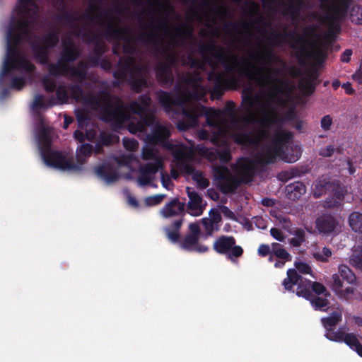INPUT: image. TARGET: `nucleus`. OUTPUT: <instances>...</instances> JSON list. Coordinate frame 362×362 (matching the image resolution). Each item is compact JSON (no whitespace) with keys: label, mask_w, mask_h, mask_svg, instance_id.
<instances>
[{"label":"nucleus","mask_w":362,"mask_h":362,"mask_svg":"<svg viewBox=\"0 0 362 362\" xmlns=\"http://www.w3.org/2000/svg\"><path fill=\"white\" fill-rule=\"evenodd\" d=\"M36 0H19L16 6L19 18H12L6 33V54L0 73V83L13 69L23 70L27 73L35 71V66L20 52V46L28 41L31 47L35 60L40 64H47L49 51L59 42V32L52 30L33 39L30 21L25 18L30 12L29 6H36Z\"/></svg>","instance_id":"f257e3e1"},{"label":"nucleus","mask_w":362,"mask_h":362,"mask_svg":"<svg viewBox=\"0 0 362 362\" xmlns=\"http://www.w3.org/2000/svg\"><path fill=\"white\" fill-rule=\"evenodd\" d=\"M198 52L203 59L211 67L215 68L218 64H221L228 74H233L236 71L240 76L251 81L258 80L265 84H286L285 81L279 78L282 74V69L273 67L272 65L279 64L285 68L286 64L274 52L272 48L264 47L262 49L248 54L250 58L256 62L267 64L269 66L260 69L253 64L244 61L237 71L229 60L230 59L236 62V56L232 51H228L226 54L225 48L217 45L213 40L208 42H199Z\"/></svg>","instance_id":"f03ea898"},{"label":"nucleus","mask_w":362,"mask_h":362,"mask_svg":"<svg viewBox=\"0 0 362 362\" xmlns=\"http://www.w3.org/2000/svg\"><path fill=\"white\" fill-rule=\"evenodd\" d=\"M85 101L93 110L98 111L102 121L116 127H121L124 122L129 121L132 115L139 116L141 121L128 124V130L132 134L145 132L146 127L154 122L153 116L148 114L151 104V98L148 93L141 95L138 100L124 104L119 96L112 95L107 90H100L96 95H88Z\"/></svg>","instance_id":"7ed1b4c3"},{"label":"nucleus","mask_w":362,"mask_h":362,"mask_svg":"<svg viewBox=\"0 0 362 362\" xmlns=\"http://www.w3.org/2000/svg\"><path fill=\"white\" fill-rule=\"evenodd\" d=\"M202 96L203 93L198 88L191 91L187 87L183 88L180 83L175 86L173 93L162 90L157 92L158 102L166 112H174L175 107L181 110L183 119L177 123V128L182 131L197 127L199 125L198 118L203 116L206 117L209 126L216 125V120L221 115L219 110L208 108L202 105L186 106L192 100H199Z\"/></svg>","instance_id":"20e7f679"},{"label":"nucleus","mask_w":362,"mask_h":362,"mask_svg":"<svg viewBox=\"0 0 362 362\" xmlns=\"http://www.w3.org/2000/svg\"><path fill=\"white\" fill-rule=\"evenodd\" d=\"M145 72V67L137 64L134 57H121L118 69L113 72L115 80L112 82V86L119 88L122 82H126L134 92L139 93L143 88L148 87L147 80L144 76Z\"/></svg>","instance_id":"39448f33"},{"label":"nucleus","mask_w":362,"mask_h":362,"mask_svg":"<svg viewBox=\"0 0 362 362\" xmlns=\"http://www.w3.org/2000/svg\"><path fill=\"white\" fill-rule=\"evenodd\" d=\"M38 143L42 159L47 166L62 170H74L80 168L73 159L66 158L62 152L51 150L52 140L46 129H43L40 132Z\"/></svg>","instance_id":"423d86ee"},{"label":"nucleus","mask_w":362,"mask_h":362,"mask_svg":"<svg viewBox=\"0 0 362 362\" xmlns=\"http://www.w3.org/2000/svg\"><path fill=\"white\" fill-rule=\"evenodd\" d=\"M282 285L288 291H293V286L297 285L296 295L304 298L315 296L313 292L316 295L324 294L325 297L330 295L322 284L303 278L295 269H288L287 277L284 279Z\"/></svg>","instance_id":"0eeeda50"},{"label":"nucleus","mask_w":362,"mask_h":362,"mask_svg":"<svg viewBox=\"0 0 362 362\" xmlns=\"http://www.w3.org/2000/svg\"><path fill=\"white\" fill-rule=\"evenodd\" d=\"M288 39L291 40V47L296 49V57L299 62H303L310 57L308 47L303 44L306 41L305 36H301L296 31L271 33L267 39V45L266 47L272 48V47L280 46ZM264 47H262L261 49Z\"/></svg>","instance_id":"6e6552de"},{"label":"nucleus","mask_w":362,"mask_h":362,"mask_svg":"<svg viewBox=\"0 0 362 362\" xmlns=\"http://www.w3.org/2000/svg\"><path fill=\"white\" fill-rule=\"evenodd\" d=\"M162 53L165 61L158 64L156 68V76L158 83L165 87L173 85L174 82L172 68L176 66L178 56L176 52L167 47L162 49Z\"/></svg>","instance_id":"1a4fd4ad"},{"label":"nucleus","mask_w":362,"mask_h":362,"mask_svg":"<svg viewBox=\"0 0 362 362\" xmlns=\"http://www.w3.org/2000/svg\"><path fill=\"white\" fill-rule=\"evenodd\" d=\"M132 31L129 27L115 26L112 23V18L106 25L103 36L107 40H122L124 41L122 50L124 54L133 55L136 52V46L133 43Z\"/></svg>","instance_id":"9d476101"},{"label":"nucleus","mask_w":362,"mask_h":362,"mask_svg":"<svg viewBox=\"0 0 362 362\" xmlns=\"http://www.w3.org/2000/svg\"><path fill=\"white\" fill-rule=\"evenodd\" d=\"M214 180L217 186L223 194H233L240 185V181L235 177L224 165H218L214 168Z\"/></svg>","instance_id":"9b49d317"},{"label":"nucleus","mask_w":362,"mask_h":362,"mask_svg":"<svg viewBox=\"0 0 362 362\" xmlns=\"http://www.w3.org/2000/svg\"><path fill=\"white\" fill-rule=\"evenodd\" d=\"M102 16L105 17L110 16L109 11L103 9L101 13L98 15L94 13L91 7L81 16H77L75 13L69 11H63L57 16V19L59 21L62 22L74 28L75 30L74 35L77 37V33L79 30H81V33L84 32L81 26L76 23L78 21L82 19L88 21H93L95 18H100Z\"/></svg>","instance_id":"f8f14e48"},{"label":"nucleus","mask_w":362,"mask_h":362,"mask_svg":"<svg viewBox=\"0 0 362 362\" xmlns=\"http://www.w3.org/2000/svg\"><path fill=\"white\" fill-rule=\"evenodd\" d=\"M213 249L218 254L226 255L228 259L235 262V258L240 257L243 254V249L236 245L233 236L222 235L214 241Z\"/></svg>","instance_id":"ddd939ff"},{"label":"nucleus","mask_w":362,"mask_h":362,"mask_svg":"<svg viewBox=\"0 0 362 362\" xmlns=\"http://www.w3.org/2000/svg\"><path fill=\"white\" fill-rule=\"evenodd\" d=\"M168 26V21L164 19L158 20L156 25L150 23L146 28L151 30L147 33H141L136 38V40L146 45H151L156 52H160V47L163 42V38L160 34L163 28H167Z\"/></svg>","instance_id":"4468645a"},{"label":"nucleus","mask_w":362,"mask_h":362,"mask_svg":"<svg viewBox=\"0 0 362 362\" xmlns=\"http://www.w3.org/2000/svg\"><path fill=\"white\" fill-rule=\"evenodd\" d=\"M259 124L262 128L257 132L250 131L234 133L233 135L234 142L238 145L245 147L258 146L262 141L267 139L269 135V127H267V124H262L261 120Z\"/></svg>","instance_id":"2eb2a0df"},{"label":"nucleus","mask_w":362,"mask_h":362,"mask_svg":"<svg viewBox=\"0 0 362 362\" xmlns=\"http://www.w3.org/2000/svg\"><path fill=\"white\" fill-rule=\"evenodd\" d=\"M233 168L240 183L245 184L251 182L257 172V165L254 160L246 156L238 158Z\"/></svg>","instance_id":"dca6fc26"},{"label":"nucleus","mask_w":362,"mask_h":362,"mask_svg":"<svg viewBox=\"0 0 362 362\" xmlns=\"http://www.w3.org/2000/svg\"><path fill=\"white\" fill-rule=\"evenodd\" d=\"M47 66L48 73L54 77L69 76L74 79V76H81V72L76 69V66H71V64L66 62H62L58 59L56 63L49 62L47 59Z\"/></svg>","instance_id":"f3484780"},{"label":"nucleus","mask_w":362,"mask_h":362,"mask_svg":"<svg viewBox=\"0 0 362 362\" xmlns=\"http://www.w3.org/2000/svg\"><path fill=\"white\" fill-rule=\"evenodd\" d=\"M332 279L331 288L340 299L345 300L362 299L361 293L358 291L356 288L351 286H349L345 289L342 288L343 281L340 279L338 274H333Z\"/></svg>","instance_id":"a211bd4d"},{"label":"nucleus","mask_w":362,"mask_h":362,"mask_svg":"<svg viewBox=\"0 0 362 362\" xmlns=\"http://www.w3.org/2000/svg\"><path fill=\"white\" fill-rule=\"evenodd\" d=\"M104 31L101 35L92 30L81 33L79 30L77 37H81L82 40L87 44H94L93 52V54L102 58L103 55L107 51L105 44L101 40V35L103 36Z\"/></svg>","instance_id":"6ab92c4d"},{"label":"nucleus","mask_w":362,"mask_h":362,"mask_svg":"<svg viewBox=\"0 0 362 362\" xmlns=\"http://www.w3.org/2000/svg\"><path fill=\"white\" fill-rule=\"evenodd\" d=\"M339 226V223L336 217L329 214H324L315 221L317 231L324 235L335 233Z\"/></svg>","instance_id":"aec40b11"},{"label":"nucleus","mask_w":362,"mask_h":362,"mask_svg":"<svg viewBox=\"0 0 362 362\" xmlns=\"http://www.w3.org/2000/svg\"><path fill=\"white\" fill-rule=\"evenodd\" d=\"M330 337V341L345 343L352 350L355 351L361 357H362V344L360 343L355 334L346 333L340 328L334 335H332Z\"/></svg>","instance_id":"412c9836"},{"label":"nucleus","mask_w":362,"mask_h":362,"mask_svg":"<svg viewBox=\"0 0 362 362\" xmlns=\"http://www.w3.org/2000/svg\"><path fill=\"white\" fill-rule=\"evenodd\" d=\"M95 174L107 184H111L119 180L117 168L109 162H104L95 167Z\"/></svg>","instance_id":"4be33fe9"},{"label":"nucleus","mask_w":362,"mask_h":362,"mask_svg":"<svg viewBox=\"0 0 362 362\" xmlns=\"http://www.w3.org/2000/svg\"><path fill=\"white\" fill-rule=\"evenodd\" d=\"M324 18L328 23V30L324 35V39L327 42L332 43L336 40L337 35L341 31L340 23L343 20L341 18H336L334 16L327 12Z\"/></svg>","instance_id":"5701e85b"},{"label":"nucleus","mask_w":362,"mask_h":362,"mask_svg":"<svg viewBox=\"0 0 362 362\" xmlns=\"http://www.w3.org/2000/svg\"><path fill=\"white\" fill-rule=\"evenodd\" d=\"M186 192L189 197L187 209L189 213L194 216H200L204 209L205 205H202V197L192 188L187 187Z\"/></svg>","instance_id":"b1692460"},{"label":"nucleus","mask_w":362,"mask_h":362,"mask_svg":"<svg viewBox=\"0 0 362 362\" xmlns=\"http://www.w3.org/2000/svg\"><path fill=\"white\" fill-rule=\"evenodd\" d=\"M181 249L187 252L204 253L209 251V247L199 243V239L194 235H186L180 242Z\"/></svg>","instance_id":"393cba45"},{"label":"nucleus","mask_w":362,"mask_h":362,"mask_svg":"<svg viewBox=\"0 0 362 362\" xmlns=\"http://www.w3.org/2000/svg\"><path fill=\"white\" fill-rule=\"evenodd\" d=\"M342 320V313L340 310L333 311L329 316L322 317L321 322L326 332L325 337L329 340L330 336L334 335L335 327Z\"/></svg>","instance_id":"a878e982"},{"label":"nucleus","mask_w":362,"mask_h":362,"mask_svg":"<svg viewBox=\"0 0 362 362\" xmlns=\"http://www.w3.org/2000/svg\"><path fill=\"white\" fill-rule=\"evenodd\" d=\"M184 209L185 204L180 202L178 198H174L163 207L160 214L164 218H170L182 214L184 211Z\"/></svg>","instance_id":"bb28decb"},{"label":"nucleus","mask_w":362,"mask_h":362,"mask_svg":"<svg viewBox=\"0 0 362 362\" xmlns=\"http://www.w3.org/2000/svg\"><path fill=\"white\" fill-rule=\"evenodd\" d=\"M286 195L291 200H298L306 192V187L302 182H295L286 187Z\"/></svg>","instance_id":"cd10ccee"},{"label":"nucleus","mask_w":362,"mask_h":362,"mask_svg":"<svg viewBox=\"0 0 362 362\" xmlns=\"http://www.w3.org/2000/svg\"><path fill=\"white\" fill-rule=\"evenodd\" d=\"M304 6L303 0H290L288 5L283 12V15L288 16L292 21H296L298 19L300 11Z\"/></svg>","instance_id":"c85d7f7f"},{"label":"nucleus","mask_w":362,"mask_h":362,"mask_svg":"<svg viewBox=\"0 0 362 362\" xmlns=\"http://www.w3.org/2000/svg\"><path fill=\"white\" fill-rule=\"evenodd\" d=\"M257 165L264 168L269 164L274 163L276 160L271 150L267 147L257 153L253 159Z\"/></svg>","instance_id":"c756f323"},{"label":"nucleus","mask_w":362,"mask_h":362,"mask_svg":"<svg viewBox=\"0 0 362 362\" xmlns=\"http://www.w3.org/2000/svg\"><path fill=\"white\" fill-rule=\"evenodd\" d=\"M93 152V146L88 143L82 144L76 151V159L78 163H75L79 166L78 170L74 171H78L81 170V165L86 162V159L89 158Z\"/></svg>","instance_id":"7c9ffc66"},{"label":"nucleus","mask_w":362,"mask_h":362,"mask_svg":"<svg viewBox=\"0 0 362 362\" xmlns=\"http://www.w3.org/2000/svg\"><path fill=\"white\" fill-rule=\"evenodd\" d=\"M170 136V132L166 127L156 125L152 132L150 140L156 144H161L168 140Z\"/></svg>","instance_id":"2f4dec72"},{"label":"nucleus","mask_w":362,"mask_h":362,"mask_svg":"<svg viewBox=\"0 0 362 362\" xmlns=\"http://www.w3.org/2000/svg\"><path fill=\"white\" fill-rule=\"evenodd\" d=\"M262 124H267L268 127L272 124L282 126L284 123V115H280L276 110L272 109L271 111L267 112L264 117L261 119Z\"/></svg>","instance_id":"473e14b6"},{"label":"nucleus","mask_w":362,"mask_h":362,"mask_svg":"<svg viewBox=\"0 0 362 362\" xmlns=\"http://www.w3.org/2000/svg\"><path fill=\"white\" fill-rule=\"evenodd\" d=\"M180 167L187 174L192 175L196 170L195 168L186 160V154L182 150L177 151L174 154Z\"/></svg>","instance_id":"72a5a7b5"},{"label":"nucleus","mask_w":362,"mask_h":362,"mask_svg":"<svg viewBox=\"0 0 362 362\" xmlns=\"http://www.w3.org/2000/svg\"><path fill=\"white\" fill-rule=\"evenodd\" d=\"M254 103L255 100L252 96H245L243 100V104L246 106L245 110L247 112V115L243 117L242 120L246 124H254L256 122L255 115L252 112Z\"/></svg>","instance_id":"f704fd0d"},{"label":"nucleus","mask_w":362,"mask_h":362,"mask_svg":"<svg viewBox=\"0 0 362 362\" xmlns=\"http://www.w3.org/2000/svg\"><path fill=\"white\" fill-rule=\"evenodd\" d=\"M193 37V28L189 24H182L175 28L173 40L175 38L186 40Z\"/></svg>","instance_id":"c9c22d12"},{"label":"nucleus","mask_w":362,"mask_h":362,"mask_svg":"<svg viewBox=\"0 0 362 362\" xmlns=\"http://www.w3.org/2000/svg\"><path fill=\"white\" fill-rule=\"evenodd\" d=\"M45 96L41 94L36 95L33 102L32 107L34 110L39 109H46L49 107H52L56 104L55 98L53 96L45 101Z\"/></svg>","instance_id":"e433bc0d"},{"label":"nucleus","mask_w":362,"mask_h":362,"mask_svg":"<svg viewBox=\"0 0 362 362\" xmlns=\"http://www.w3.org/2000/svg\"><path fill=\"white\" fill-rule=\"evenodd\" d=\"M340 279L346 281L349 284H355L356 282V276L352 270L346 265L341 264L338 268V274Z\"/></svg>","instance_id":"4c0bfd02"},{"label":"nucleus","mask_w":362,"mask_h":362,"mask_svg":"<svg viewBox=\"0 0 362 362\" xmlns=\"http://www.w3.org/2000/svg\"><path fill=\"white\" fill-rule=\"evenodd\" d=\"M293 139V134L291 132L284 130L281 128L276 129L272 138V143H279L285 145L289 143Z\"/></svg>","instance_id":"58836bf2"},{"label":"nucleus","mask_w":362,"mask_h":362,"mask_svg":"<svg viewBox=\"0 0 362 362\" xmlns=\"http://www.w3.org/2000/svg\"><path fill=\"white\" fill-rule=\"evenodd\" d=\"M163 167V161L160 158H157L153 163H147L139 168V171L151 176L156 174Z\"/></svg>","instance_id":"ea45409f"},{"label":"nucleus","mask_w":362,"mask_h":362,"mask_svg":"<svg viewBox=\"0 0 362 362\" xmlns=\"http://www.w3.org/2000/svg\"><path fill=\"white\" fill-rule=\"evenodd\" d=\"M79 56L80 52L78 49H69V47H65L61 51L58 59H61L62 62L72 64L78 59Z\"/></svg>","instance_id":"a19ab883"},{"label":"nucleus","mask_w":362,"mask_h":362,"mask_svg":"<svg viewBox=\"0 0 362 362\" xmlns=\"http://www.w3.org/2000/svg\"><path fill=\"white\" fill-rule=\"evenodd\" d=\"M349 224L356 233H362V214L354 211L349 216Z\"/></svg>","instance_id":"79ce46f5"},{"label":"nucleus","mask_w":362,"mask_h":362,"mask_svg":"<svg viewBox=\"0 0 362 362\" xmlns=\"http://www.w3.org/2000/svg\"><path fill=\"white\" fill-rule=\"evenodd\" d=\"M310 300L312 307L315 310L327 312L329 309V301L326 298L313 296L310 298H306Z\"/></svg>","instance_id":"37998d69"},{"label":"nucleus","mask_w":362,"mask_h":362,"mask_svg":"<svg viewBox=\"0 0 362 362\" xmlns=\"http://www.w3.org/2000/svg\"><path fill=\"white\" fill-rule=\"evenodd\" d=\"M272 253L279 259H292V256L291 254L282 245L278 243H272Z\"/></svg>","instance_id":"c03bdc74"},{"label":"nucleus","mask_w":362,"mask_h":362,"mask_svg":"<svg viewBox=\"0 0 362 362\" xmlns=\"http://www.w3.org/2000/svg\"><path fill=\"white\" fill-rule=\"evenodd\" d=\"M293 234L295 237L290 238L288 242L293 247H300L305 241V233L302 228H297Z\"/></svg>","instance_id":"a18cd8bd"},{"label":"nucleus","mask_w":362,"mask_h":362,"mask_svg":"<svg viewBox=\"0 0 362 362\" xmlns=\"http://www.w3.org/2000/svg\"><path fill=\"white\" fill-rule=\"evenodd\" d=\"M83 83H76L74 84H71L68 86V89L70 91L71 98L76 100V101H79L83 98V90L82 88Z\"/></svg>","instance_id":"49530a36"},{"label":"nucleus","mask_w":362,"mask_h":362,"mask_svg":"<svg viewBox=\"0 0 362 362\" xmlns=\"http://www.w3.org/2000/svg\"><path fill=\"white\" fill-rule=\"evenodd\" d=\"M349 263L356 269L362 272V247L353 252L350 256Z\"/></svg>","instance_id":"de8ad7c7"},{"label":"nucleus","mask_w":362,"mask_h":362,"mask_svg":"<svg viewBox=\"0 0 362 362\" xmlns=\"http://www.w3.org/2000/svg\"><path fill=\"white\" fill-rule=\"evenodd\" d=\"M222 112L228 117L233 123H237L238 122L235 112V105L233 101H228L226 103Z\"/></svg>","instance_id":"09e8293b"},{"label":"nucleus","mask_w":362,"mask_h":362,"mask_svg":"<svg viewBox=\"0 0 362 362\" xmlns=\"http://www.w3.org/2000/svg\"><path fill=\"white\" fill-rule=\"evenodd\" d=\"M350 18L353 23L362 25V7L354 6L350 10Z\"/></svg>","instance_id":"8fccbe9b"},{"label":"nucleus","mask_w":362,"mask_h":362,"mask_svg":"<svg viewBox=\"0 0 362 362\" xmlns=\"http://www.w3.org/2000/svg\"><path fill=\"white\" fill-rule=\"evenodd\" d=\"M332 255V252L331 250L327 247H324L322 250V252H314L313 256L317 261L327 262Z\"/></svg>","instance_id":"3c124183"},{"label":"nucleus","mask_w":362,"mask_h":362,"mask_svg":"<svg viewBox=\"0 0 362 362\" xmlns=\"http://www.w3.org/2000/svg\"><path fill=\"white\" fill-rule=\"evenodd\" d=\"M76 69L81 72V76H74V79L79 83H83L87 78L88 64L84 61L78 63Z\"/></svg>","instance_id":"603ef678"},{"label":"nucleus","mask_w":362,"mask_h":362,"mask_svg":"<svg viewBox=\"0 0 362 362\" xmlns=\"http://www.w3.org/2000/svg\"><path fill=\"white\" fill-rule=\"evenodd\" d=\"M56 95L57 99L60 102V103H66L69 100V93L67 88L64 85H60L57 88H56Z\"/></svg>","instance_id":"864d4df0"},{"label":"nucleus","mask_w":362,"mask_h":362,"mask_svg":"<svg viewBox=\"0 0 362 362\" xmlns=\"http://www.w3.org/2000/svg\"><path fill=\"white\" fill-rule=\"evenodd\" d=\"M116 139H118V136L110 133L103 132L100 134L99 139L98 141H99L103 146H110Z\"/></svg>","instance_id":"5fc2aeb1"},{"label":"nucleus","mask_w":362,"mask_h":362,"mask_svg":"<svg viewBox=\"0 0 362 362\" xmlns=\"http://www.w3.org/2000/svg\"><path fill=\"white\" fill-rule=\"evenodd\" d=\"M202 223L206 231V237L211 236L215 230H218V226H215L216 224L207 218H203L202 220Z\"/></svg>","instance_id":"6e6d98bb"},{"label":"nucleus","mask_w":362,"mask_h":362,"mask_svg":"<svg viewBox=\"0 0 362 362\" xmlns=\"http://www.w3.org/2000/svg\"><path fill=\"white\" fill-rule=\"evenodd\" d=\"M218 160L223 163H228L230 161L232 156L231 152L228 146L223 148H218Z\"/></svg>","instance_id":"4d7b16f0"},{"label":"nucleus","mask_w":362,"mask_h":362,"mask_svg":"<svg viewBox=\"0 0 362 362\" xmlns=\"http://www.w3.org/2000/svg\"><path fill=\"white\" fill-rule=\"evenodd\" d=\"M42 83L47 93H51L55 91L57 84L54 79L45 76L42 78Z\"/></svg>","instance_id":"13d9d810"},{"label":"nucleus","mask_w":362,"mask_h":362,"mask_svg":"<svg viewBox=\"0 0 362 362\" xmlns=\"http://www.w3.org/2000/svg\"><path fill=\"white\" fill-rule=\"evenodd\" d=\"M157 158H159L156 156L154 149L152 147L145 146L142 148L141 151V158L144 160H156Z\"/></svg>","instance_id":"bf43d9fd"},{"label":"nucleus","mask_w":362,"mask_h":362,"mask_svg":"<svg viewBox=\"0 0 362 362\" xmlns=\"http://www.w3.org/2000/svg\"><path fill=\"white\" fill-rule=\"evenodd\" d=\"M26 84V80L23 76H13L11 78L10 87L13 89L21 90Z\"/></svg>","instance_id":"052dcab7"},{"label":"nucleus","mask_w":362,"mask_h":362,"mask_svg":"<svg viewBox=\"0 0 362 362\" xmlns=\"http://www.w3.org/2000/svg\"><path fill=\"white\" fill-rule=\"evenodd\" d=\"M202 155L204 156L209 160L215 161L218 160V148L209 149L203 148Z\"/></svg>","instance_id":"680f3d73"},{"label":"nucleus","mask_w":362,"mask_h":362,"mask_svg":"<svg viewBox=\"0 0 362 362\" xmlns=\"http://www.w3.org/2000/svg\"><path fill=\"white\" fill-rule=\"evenodd\" d=\"M123 146L127 150L129 151H134L139 147V142L134 139L125 137L123 139Z\"/></svg>","instance_id":"e2e57ef3"},{"label":"nucleus","mask_w":362,"mask_h":362,"mask_svg":"<svg viewBox=\"0 0 362 362\" xmlns=\"http://www.w3.org/2000/svg\"><path fill=\"white\" fill-rule=\"evenodd\" d=\"M295 267L296 268V272L298 271L301 274H309L312 273V269L310 266L303 262H295Z\"/></svg>","instance_id":"0e129e2a"},{"label":"nucleus","mask_w":362,"mask_h":362,"mask_svg":"<svg viewBox=\"0 0 362 362\" xmlns=\"http://www.w3.org/2000/svg\"><path fill=\"white\" fill-rule=\"evenodd\" d=\"M165 197V194H156L153 196L148 197L146 199V204L148 206L158 205L161 203Z\"/></svg>","instance_id":"69168bd1"},{"label":"nucleus","mask_w":362,"mask_h":362,"mask_svg":"<svg viewBox=\"0 0 362 362\" xmlns=\"http://www.w3.org/2000/svg\"><path fill=\"white\" fill-rule=\"evenodd\" d=\"M341 204L336 200L332 196L327 197L323 202V207L326 209H334L340 206Z\"/></svg>","instance_id":"338daca9"},{"label":"nucleus","mask_w":362,"mask_h":362,"mask_svg":"<svg viewBox=\"0 0 362 362\" xmlns=\"http://www.w3.org/2000/svg\"><path fill=\"white\" fill-rule=\"evenodd\" d=\"M168 238L173 243H178L180 241V231L170 230L169 228H165Z\"/></svg>","instance_id":"774afa93"}]
</instances>
